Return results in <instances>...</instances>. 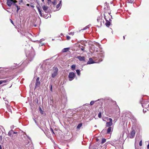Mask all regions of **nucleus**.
Wrapping results in <instances>:
<instances>
[{"label":"nucleus","mask_w":149,"mask_h":149,"mask_svg":"<svg viewBox=\"0 0 149 149\" xmlns=\"http://www.w3.org/2000/svg\"><path fill=\"white\" fill-rule=\"evenodd\" d=\"M26 57L27 60L29 62L32 61L34 57L35 54L33 47H31L30 49L28 51H26Z\"/></svg>","instance_id":"f257e3e1"},{"label":"nucleus","mask_w":149,"mask_h":149,"mask_svg":"<svg viewBox=\"0 0 149 149\" xmlns=\"http://www.w3.org/2000/svg\"><path fill=\"white\" fill-rule=\"evenodd\" d=\"M58 69L57 67H54L53 73L52 74V77L53 78H54L58 74Z\"/></svg>","instance_id":"f03ea898"},{"label":"nucleus","mask_w":149,"mask_h":149,"mask_svg":"<svg viewBox=\"0 0 149 149\" xmlns=\"http://www.w3.org/2000/svg\"><path fill=\"white\" fill-rule=\"evenodd\" d=\"M75 76V74L74 72H70L68 76L69 80L70 81L74 79Z\"/></svg>","instance_id":"7ed1b4c3"},{"label":"nucleus","mask_w":149,"mask_h":149,"mask_svg":"<svg viewBox=\"0 0 149 149\" xmlns=\"http://www.w3.org/2000/svg\"><path fill=\"white\" fill-rule=\"evenodd\" d=\"M40 78L39 77H38L36 79L35 82V88L39 87L40 84V82L39 81Z\"/></svg>","instance_id":"20e7f679"},{"label":"nucleus","mask_w":149,"mask_h":149,"mask_svg":"<svg viewBox=\"0 0 149 149\" xmlns=\"http://www.w3.org/2000/svg\"><path fill=\"white\" fill-rule=\"evenodd\" d=\"M107 13L106 12L104 13V19H106V22L105 23V24L107 26L109 27L110 25V22L106 18V15H107Z\"/></svg>","instance_id":"39448f33"},{"label":"nucleus","mask_w":149,"mask_h":149,"mask_svg":"<svg viewBox=\"0 0 149 149\" xmlns=\"http://www.w3.org/2000/svg\"><path fill=\"white\" fill-rule=\"evenodd\" d=\"M109 122H107L106 123L107 127H110L112 125V119L111 118H109Z\"/></svg>","instance_id":"423d86ee"},{"label":"nucleus","mask_w":149,"mask_h":149,"mask_svg":"<svg viewBox=\"0 0 149 149\" xmlns=\"http://www.w3.org/2000/svg\"><path fill=\"white\" fill-rule=\"evenodd\" d=\"M13 0H7V5L9 6H11L12 4H13Z\"/></svg>","instance_id":"0eeeda50"},{"label":"nucleus","mask_w":149,"mask_h":149,"mask_svg":"<svg viewBox=\"0 0 149 149\" xmlns=\"http://www.w3.org/2000/svg\"><path fill=\"white\" fill-rule=\"evenodd\" d=\"M135 132L134 130H132L130 133V136L131 138H133L135 136Z\"/></svg>","instance_id":"6e6552de"},{"label":"nucleus","mask_w":149,"mask_h":149,"mask_svg":"<svg viewBox=\"0 0 149 149\" xmlns=\"http://www.w3.org/2000/svg\"><path fill=\"white\" fill-rule=\"evenodd\" d=\"M76 58L78 59L80 61H85V57L84 56H77Z\"/></svg>","instance_id":"1a4fd4ad"},{"label":"nucleus","mask_w":149,"mask_h":149,"mask_svg":"<svg viewBox=\"0 0 149 149\" xmlns=\"http://www.w3.org/2000/svg\"><path fill=\"white\" fill-rule=\"evenodd\" d=\"M95 62L91 58H89V61L87 62V64H93Z\"/></svg>","instance_id":"9d476101"},{"label":"nucleus","mask_w":149,"mask_h":149,"mask_svg":"<svg viewBox=\"0 0 149 149\" xmlns=\"http://www.w3.org/2000/svg\"><path fill=\"white\" fill-rule=\"evenodd\" d=\"M70 49V48L69 47L64 48L62 49V52H67Z\"/></svg>","instance_id":"9b49d317"},{"label":"nucleus","mask_w":149,"mask_h":149,"mask_svg":"<svg viewBox=\"0 0 149 149\" xmlns=\"http://www.w3.org/2000/svg\"><path fill=\"white\" fill-rule=\"evenodd\" d=\"M10 79H6L5 80H2V83L3 84V83H5L6 82H7L9 81H10Z\"/></svg>","instance_id":"f8f14e48"},{"label":"nucleus","mask_w":149,"mask_h":149,"mask_svg":"<svg viewBox=\"0 0 149 149\" xmlns=\"http://www.w3.org/2000/svg\"><path fill=\"white\" fill-rule=\"evenodd\" d=\"M111 129H112V128L111 127H109V128H108V129H107V134H109L110 132L111 131Z\"/></svg>","instance_id":"ddd939ff"},{"label":"nucleus","mask_w":149,"mask_h":149,"mask_svg":"<svg viewBox=\"0 0 149 149\" xmlns=\"http://www.w3.org/2000/svg\"><path fill=\"white\" fill-rule=\"evenodd\" d=\"M39 109L40 113L42 114H43L44 113V111H42L41 107H39Z\"/></svg>","instance_id":"4468645a"},{"label":"nucleus","mask_w":149,"mask_h":149,"mask_svg":"<svg viewBox=\"0 0 149 149\" xmlns=\"http://www.w3.org/2000/svg\"><path fill=\"white\" fill-rule=\"evenodd\" d=\"M48 8L47 6H44L43 7V9L44 11H45L47 10Z\"/></svg>","instance_id":"2eb2a0df"},{"label":"nucleus","mask_w":149,"mask_h":149,"mask_svg":"<svg viewBox=\"0 0 149 149\" xmlns=\"http://www.w3.org/2000/svg\"><path fill=\"white\" fill-rule=\"evenodd\" d=\"M12 132H13V131L12 130H11L10 131H9L8 133V135L9 136H11L12 134Z\"/></svg>","instance_id":"dca6fc26"},{"label":"nucleus","mask_w":149,"mask_h":149,"mask_svg":"<svg viewBox=\"0 0 149 149\" xmlns=\"http://www.w3.org/2000/svg\"><path fill=\"white\" fill-rule=\"evenodd\" d=\"M106 141V139H104V138L102 139L101 143L102 144H103V143H104Z\"/></svg>","instance_id":"f3484780"},{"label":"nucleus","mask_w":149,"mask_h":149,"mask_svg":"<svg viewBox=\"0 0 149 149\" xmlns=\"http://www.w3.org/2000/svg\"><path fill=\"white\" fill-rule=\"evenodd\" d=\"M51 3L54 6L57 3L56 2V1H52Z\"/></svg>","instance_id":"a211bd4d"},{"label":"nucleus","mask_w":149,"mask_h":149,"mask_svg":"<svg viewBox=\"0 0 149 149\" xmlns=\"http://www.w3.org/2000/svg\"><path fill=\"white\" fill-rule=\"evenodd\" d=\"M76 71L77 74L79 76L80 75V73L79 70H76Z\"/></svg>","instance_id":"6ab92c4d"},{"label":"nucleus","mask_w":149,"mask_h":149,"mask_svg":"<svg viewBox=\"0 0 149 149\" xmlns=\"http://www.w3.org/2000/svg\"><path fill=\"white\" fill-rule=\"evenodd\" d=\"M71 68L72 70H74L75 68V65H72L71 66Z\"/></svg>","instance_id":"aec40b11"},{"label":"nucleus","mask_w":149,"mask_h":149,"mask_svg":"<svg viewBox=\"0 0 149 149\" xmlns=\"http://www.w3.org/2000/svg\"><path fill=\"white\" fill-rule=\"evenodd\" d=\"M61 1H60V2L59 3H58V4L57 5V6H56V8H59V7L60 6V4H61Z\"/></svg>","instance_id":"412c9836"},{"label":"nucleus","mask_w":149,"mask_h":149,"mask_svg":"<svg viewBox=\"0 0 149 149\" xmlns=\"http://www.w3.org/2000/svg\"><path fill=\"white\" fill-rule=\"evenodd\" d=\"M82 126V124L81 123H80V124H79L77 126V128H78V129H79V128Z\"/></svg>","instance_id":"4be33fe9"},{"label":"nucleus","mask_w":149,"mask_h":149,"mask_svg":"<svg viewBox=\"0 0 149 149\" xmlns=\"http://www.w3.org/2000/svg\"><path fill=\"white\" fill-rule=\"evenodd\" d=\"M98 117L100 118L102 117V113L101 112H99L98 114Z\"/></svg>","instance_id":"5701e85b"},{"label":"nucleus","mask_w":149,"mask_h":149,"mask_svg":"<svg viewBox=\"0 0 149 149\" xmlns=\"http://www.w3.org/2000/svg\"><path fill=\"white\" fill-rule=\"evenodd\" d=\"M76 47H83L82 45H80V43H78L76 45Z\"/></svg>","instance_id":"b1692460"},{"label":"nucleus","mask_w":149,"mask_h":149,"mask_svg":"<svg viewBox=\"0 0 149 149\" xmlns=\"http://www.w3.org/2000/svg\"><path fill=\"white\" fill-rule=\"evenodd\" d=\"M17 10H16V12L17 13H18V10L20 9V6H18L17 7Z\"/></svg>","instance_id":"393cba45"},{"label":"nucleus","mask_w":149,"mask_h":149,"mask_svg":"<svg viewBox=\"0 0 149 149\" xmlns=\"http://www.w3.org/2000/svg\"><path fill=\"white\" fill-rule=\"evenodd\" d=\"M50 91L52 92V85L51 84H50Z\"/></svg>","instance_id":"a878e982"},{"label":"nucleus","mask_w":149,"mask_h":149,"mask_svg":"<svg viewBox=\"0 0 149 149\" xmlns=\"http://www.w3.org/2000/svg\"><path fill=\"white\" fill-rule=\"evenodd\" d=\"M94 101H91L90 102V104L91 105H92L94 104Z\"/></svg>","instance_id":"bb28decb"},{"label":"nucleus","mask_w":149,"mask_h":149,"mask_svg":"<svg viewBox=\"0 0 149 149\" xmlns=\"http://www.w3.org/2000/svg\"><path fill=\"white\" fill-rule=\"evenodd\" d=\"M95 44V45L96 46H100L99 44L98 43H97V42H95L94 43Z\"/></svg>","instance_id":"cd10ccee"},{"label":"nucleus","mask_w":149,"mask_h":149,"mask_svg":"<svg viewBox=\"0 0 149 149\" xmlns=\"http://www.w3.org/2000/svg\"><path fill=\"white\" fill-rule=\"evenodd\" d=\"M67 39V40H69L70 38V36H66Z\"/></svg>","instance_id":"c85d7f7f"},{"label":"nucleus","mask_w":149,"mask_h":149,"mask_svg":"<svg viewBox=\"0 0 149 149\" xmlns=\"http://www.w3.org/2000/svg\"><path fill=\"white\" fill-rule=\"evenodd\" d=\"M47 3H51V0H47Z\"/></svg>","instance_id":"c756f323"},{"label":"nucleus","mask_w":149,"mask_h":149,"mask_svg":"<svg viewBox=\"0 0 149 149\" xmlns=\"http://www.w3.org/2000/svg\"><path fill=\"white\" fill-rule=\"evenodd\" d=\"M88 26H86L85 27V28H84V29H83V30H86V29H88Z\"/></svg>","instance_id":"7c9ffc66"},{"label":"nucleus","mask_w":149,"mask_h":149,"mask_svg":"<svg viewBox=\"0 0 149 149\" xmlns=\"http://www.w3.org/2000/svg\"><path fill=\"white\" fill-rule=\"evenodd\" d=\"M69 35H73L74 34V33L73 32H71L69 33Z\"/></svg>","instance_id":"2f4dec72"},{"label":"nucleus","mask_w":149,"mask_h":149,"mask_svg":"<svg viewBox=\"0 0 149 149\" xmlns=\"http://www.w3.org/2000/svg\"><path fill=\"white\" fill-rule=\"evenodd\" d=\"M100 18L99 17H97V21L98 22H99L100 21Z\"/></svg>","instance_id":"473e14b6"},{"label":"nucleus","mask_w":149,"mask_h":149,"mask_svg":"<svg viewBox=\"0 0 149 149\" xmlns=\"http://www.w3.org/2000/svg\"><path fill=\"white\" fill-rule=\"evenodd\" d=\"M139 145L140 146H141L142 145V141H140Z\"/></svg>","instance_id":"72a5a7b5"},{"label":"nucleus","mask_w":149,"mask_h":149,"mask_svg":"<svg viewBox=\"0 0 149 149\" xmlns=\"http://www.w3.org/2000/svg\"><path fill=\"white\" fill-rule=\"evenodd\" d=\"M50 130H51V131H52V132L53 133V134H54V131L52 129V128H50Z\"/></svg>","instance_id":"f704fd0d"},{"label":"nucleus","mask_w":149,"mask_h":149,"mask_svg":"<svg viewBox=\"0 0 149 149\" xmlns=\"http://www.w3.org/2000/svg\"><path fill=\"white\" fill-rule=\"evenodd\" d=\"M13 5H14L16 7L18 6L15 3H13Z\"/></svg>","instance_id":"c9c22d12"},{"label":"nucleus","mask_w":149,"mask_h":149,"mask_svg":"<svg viewBox=\"0 0 149 149\" xmlns=\"http://www.w3.org/2000/svg\"><path fill=\"white\" fill-rule=\"evenodd\" d=\"M17 1H16V0H13V3H17Z\"/></svg>","instance_id":"e433bc0d"},{"label":"nucleus","mask_w":149,"mask_h":149,"mask_svg":"<svg viewBox=\"0 0 149 149\" xmlns=\"http://www.w3.org/2000/svg\"><path fill=\"white\" fill-rule=\"evenodd\" d=\"M37 9L38 10V11L39 10H40V8L39 7H38V6H37Z\"/></svg>","instance_id":"4c0bfd02"},{"label":"nucleus","mask_w":149,"mask_h":149,"mask_svg":"<svg viewBox=\"0 0 149 149\" xmlns=\"http://www.w3.org/2000/svg\"><path fill=\"white\" fill-rule=\"evenodd\" d=\"M132 119L134 120H136L135 118H134V117L132 118Z\"/></svg>","instance_id":"58836bf2"},{"label":"nucleus","mask_w":149,"mask_h":149,"mask_svg":"<svg viewBox=\"0 0 149 149\" xmlns=\"http://www.w3.org/2000/svg\"><path fill=\"white\" fill-rule=\"evenodd\" d=\"M88 44V42H86V44H85V46H87V44Z\"/></svg>","instance_id":"ea45409f"},{"label":"nucleus","mask_w":149,"mask_h":149,"mask_svg":"<svg viewBox=\"0 0 149 149\" xmlns=\"http://www.w3.org/2000/svg\"><path fill=\"white\" fill-rule=\"evenodd\" d=\"M39 13V14H40V16L42 17V12H41Z\"/></svg>","instance_id":"a19ab883"},{"label":"nucleus","mask_w":149,"mask_h":149,"mask_svg":"<svg viewBox=\"0 0 149 149\" xmlns=\"http://www.w3.org/2000/svg\"><path fill=\"white\" fill-rule=\"evenodd\" d=\"M31 6L33 8H34V6L33 5H31Z\"/></svg>","instance_id":"79ce46f5"},{"label":"nucleus","mask_w":149,"mask_h":149,"mask_svg":"<svg viewBox=\"0 0 149 149\" xmlns=\"http://www.w3.org/2000/svg\"><path fill=\"white\" fill-rule=\"evenodd\" d=\"M2 84V80H0V85L1 84Z\"/></svg>","instance_id":"37998d69"},{"label":"nucleus","mask_w":149,"mask_h":149,"mask_svg":"<svg viewBox=\"0 0 149 149\" xmlns=\"http://www.w3.org/2000/svg\"><path fill=\"white\" fill-rule=\"evenodd\" d=\"M146 110H145L144 111V109H143V112H144V113H145L146 112Z\"/></svg>","instance_id":"c03bdc74"},{"label":"nucleus","mask_w":149,"mask_h":149,"mask_svg":"<svg viewBox=\"0 0 149 149\" xmlns=\"http://www.w3.org/2000/svg\"><path fill=\"white\" fill-rule=\"evenodd\" d=\"M10 20L11 22L12 23V24H13V21L11 19H10Z\"/></svg>","instance_id":"a18cd8bd"},{"label":"nucleus","mask_w":149,"mask_h":149,"mask_svg":"<svg viewBox=\"0 0 149 149\" xmlns=\"http://www.w3.org/2000/svg\"><path fill=\"white\" fill-rule=\"evenodd\" d=\"M1 139L2 140V136H0V139Z\"/></svg>","instance_id":"49530a36"},{"label":"nucleus","mask_w":149,"mask_h":149,"mask_svg":"<svg viewBox=\"0 0 149 149\" xmlns=\"http://www.w3.org/2000/svg\"><path fill=\"white\" fill-rule=\"evenodd\" d=\"M13 132V134H15L17 133V132Z\"/></svg>","instance_id":"de8ad7c7"},{"label":"nucleus","mask_w":149,"mask_h":149,"mask_svg":"<svg viewBox=\"0 0 149 149\" xmlns=\"http://www.w3.org/2000/svg\"><path fill=\"white\" fill-rule=\"evenodd\" d=\"M34 121L35 123L36 124L37 123L35 119H34Z\"/></svg>","instance_id":"09e8293b"},{"label":"nucleus","mask_w":149,"mask_h":149,"mask_svg":"<svg viewBox=\"0 0 149 149\" xmlns=\"http://www.w3.org/2000/svg\"><path fill=\"white\" fill-rule=\"evenodd\" d=\"M147 148H149V143L148 145L147 146Z\"/></svg>","instance_id":"8fccbe9b"},{"label":"nucleus","mask_w":149,"mask_h":149,"mask_svg":"<svg viewBox=\"0 0 149 149\" xmlns=\"http://www.w3.org/2000/svg\"><path fill=\"white\" fill-rule=\"evenodd\" d=\"M133 2V1H132L131 0H130V2L131 3H132Z\"/></svg>","instance_id":"3c124183"},{"label":"nucleus","mask_w":149,"mask_h":149,"mask_svg":"<svg viewBox=\"0 0 149 149\" xmlns=\"http://www.w3.org/2000/svg\"><path fill=\"white\" fill-rule=\"evenodd\" d=\"M108 14H109V15H110L111 18H112V16L110 15V14H111V13H108Z\"/></svg>","instance_id":"603ef678"},{"label":"nucleus","mask_w":149,"mask_h":149,"mask_svg":"<svg viewBox=\"0 0 149 149\" xmlns=\"http://www.w3.org/2000/svg\"><path fill=\"white\" fill-rule=\"evenodd\" d=\"M144 104H142V106L143 107H144Z\"/></svg>","instance_id":"864d4df0"},{"label":"nucleus","mask_w":149,"mask_h":149,"mask_svg":"<svg viewBox=\"0 0 149 149\" xmlns=\"http://www.w3.org/2000/svg\"><path fill=\"white\" fill-rule=\"evenodd\" d=\"M6 98H3V100L5 101H6Z\"/></svg>","instance_id":"5fc2aeb1"},{"label":"nucleus","mask_w":149,"mask_h":149,"mask_svg":"<svg viewBox=\"0 0 149 149\" xmlns=\"http://www.w3.org/2000/svg\"><path fill=\"white\" fill-rule=\"evenodd\" d=\"M0 149H2L1 146L0 145Z\"/></svg>","instance_id":"6e6d98bb"},{"label":"nucleus","mask_w":149,"mask_h":149,"mask_svg":"<svg viewBox=\"0 0 149 149\" xmlns=\"http://www.w3.org/2000/svg\"><path fill=\"white\" fill-rule=\"evenodd\" d=\"M38 12H39V13H40V12H41V10H39V11H38Z\"/></svg>","instance_id":"4d7b16f0"},{"label":"nucleus","mask_w":149,"mask_h":149,"mask_svg":"<svg viewBox=\"0 0 149 149\" xmlns=\"http://www.w3.org/2000/svg\"><path fill=\"white\" fill-rule=\"evenodd\" d=\"M26 5L28 6H29V4H26Z\"/></svg>","instance_id":"13d9d810"},{"label":"nucleus","mask_w":149,"mask_h":149,"mask_svg":"<svg viewBox=\"0 0 149 149\" xmlns=\"http://www.w3.org/2000/svg\"><path fill=\"white\" fill-rule=\"evenodd\" d=\"M123 39H124V40H125V36H123Z\"/></svg>","instance_id":"bf43d9fd"},{"label":"nucleus","mask_w":149,"mask_h":149,"mask_svg":"<svg viewBox=\"0 0 149 149\" xmlns=\"http://www.w3.org/2000/svg\"><path fill=\"white\" fill-rule=\"evenodd\" d=\"M91 45L92 46H95V45H94V44H92V45Z\"/></svg>","instance_id":"052dcab7"},{"label":"nucleus","mask_w":149,"mask_h":149,"mask_svg":"<svg viewBox=\"0 0 149 149\" xmlns=\"http://www.w3.org/2000/svg\"><path fill=\"white\" fill-rule=\"evenodd\" d=\"M96 140H97V141H98L99 140V139H96Z\"/></svg>","instance_id":"680f3d73"},{"label":"nucleus","mask_w":149,"mask_h":149,"mask_svg":"<svg viewBox=\"0 0 149 149\" xmlns=\"http://www.w3.org/2000/svg\"><path fill=\"white\" fill-rule=\"evenodd\" d=\"M56 0H51V1H56Z\"/></svg>","instance_id":"e2e57ef3"},{"label":"nucleus","mask_w":149,"mask_h":149,"mask_svg":"<svg viewBox=\"0 0 149 149\" xmlns=\"http://www.w3.org/2000/svg\"><path fill=\"white\" fill-rule=\"evenodd\" d=\"M42 2H44V0H42Z\"/></svg>","instance_id":"0e129e2a"},{"label":"nucleus","mask_w":149,"mask_h":149,"mask_svg":"<svg viewBox=\"0 0 149 149\" xmlns=\"http://www.w3.org/2000/svg\"><path fill=\"white\" fill-rule=\"evenodd\" d=\"M109 21H111V20L110 18H109Z\"/></svg>","instance_id":"69168bd1"},{"label":"nucleus","mask_w":149,"mask_h":149,"mask_svg":"<svg viewBox=\"0 0 149 149\" xmlns=\"http://www.w3.org/2000/svg\"><path fill=\"white\" fill-rule=\"evenodd\" d=\"M5 103H6V104H7V103H6V102H5Z\"/></svg>","instance_id":"338daca9"},{"label":"nucleus","mask_w":149,"mask_h":149,"mask_svg":"<svg viewBox=\"0 0 149 149\" xmlns=\"http://www.w3.org/2000/svg\"><path fill=\"white\" fill-rule=\"evenodd\" d=\"M52 40H54V39H52Z\"/></svg>","instance_id":"774afa93"}]
</instances>
